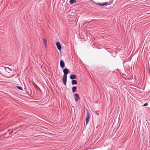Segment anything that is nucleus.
Here are the masks:
<instances>
[{"label": "nucleus", "instance_id": "nucleus-1", "mask_svg": "<svg viewBox=\"0 0 150 150\" xmlns=\"http://www.w3.org/2000/svg\"><path fill=\"white\" fill-rule=\"evenodd\" d=\"M63 72L64 74L63 76L62 81L64 84L66 85L67 81V75L69 73V69L65 68L63 69Z\"/></svg>", "mask_w": 150, "mask_h": 150}, {"label": "nucleus", "instance_id": "nucleus-2", "mask_svg": "<svg viewBox=\"0 0 150 150\" xmlns=\"http://www.w3.org/2000/svg\"><path fill=\"white\" fill-rule=\"evenodd\" d=\"M86 125L88 123L90 119V114L89 112L87 110L86 112Z\"/></svg>", "mask_w": 150, "mask_h": 150}, {"label": "nucleus", "instance_id": "nucleus-3", "mask_svg": "<svg viewBox=\"0 0 150 150\" xmlns=\"http://www.w3.org/2000/svg\"><path fill=\"white\" fill-rule=\"evenodd\" d=\"M95 4L97 5H98L101 6H104L105 5L107 4H109L107 2H106L105 3H95Z\"/></svg>", "mask_w": 150, "mask_h": 150}, {"label": "nucleus", "instance_id": "nucleus-4", "mask_svg": "<svg viewBox=\"0 0 150 150\" xmlns=\"http://www.w3.org/2000/svg\"><path fill=\"white\" fill-rule=\"evenodd\" d=\"M56 46L57 49L59 50H60L62 48V47L60 44L59 42H57L56 43Z\"/></svg>", "mask_w": 150, "mask_h": 150}, {"label": "nucleus", "instance_id": "nucleus-5", "mask_svg": "<svg viewBox=\"0 0 150 150\" xmlns=\"http://www.w3.org/2000/svg\"><path fill=\"white\" fill-rule=\"evenodd\" d=\"M60 66L61 67L63 68H64L65 67V63L62 60H61L60 61Z\"/></svg>", "mask_w": 150, "mask_h": 150}, {"label": "nucleus", "instance_id": "nucleus-6", "mask_svg": "<svg viewBox=\"0 0 150 150\" xmlns=\"http://www.w3.org/2000/svg\"><path fill=\"white\" fill-rule=\"evenodd\" d=\"M74 97H76L75 98V100L76 101H78L80 99V98L79 97V94L77 93H75L74 94Z\"/></svg>", "mask_w": 150, "mask_h": 150}, {"label": "nucleus", "instance_id": "nucleus-7", "mask_svg": "<svg viewBox=\"0 0 150 150\" xmlns=\"http://www.w3.org/2000/svg\"><path fill=\"white\" fill-rule=\"evenodd\" d=\"M71 79L72 80H74L76 78V76L75 74L71 75L70 76Z\"/></svg>", "mask_w": 150, "mask_h": 150}, {"label": "nucleus", "instance_id": "nucleus-8", "mask_svg": "<svg viewBox=\"0 0 150 150\" xmlns=\"http://www.w3.org/2000/svg\"><path fill=\"white\" fill-rule=\"evenodd\" d=\"M42 41H43V42L44 44V45L46 47H47V40L44 39L43 38L42 39Z\"/></svg>", "mask_w": 150, "mask_h": 150}, {"label": "nucleus", "instance_id": "nucleus-9", "mask_svg": "<svg viewBox=\"0 0 150 150\" xmlns=\"http://www.w3.org/2000/svg\"><path fill=\"white\" fill-rule=\"evenodd\" d=\"M69 2L71 4H72L74 3H76L77 1L76 0H70L69 1Z\"/></svg>", "mask_w": 150, "mask_h": 150}, {"label": "nucleus", "instance_id": "nucleus-10", "mask_svg": "<svg viewBox=\"0 0 150 150\" xmlns=\"http://www.w3.org/2000/svg\"><path fill=\"white\" fill-rule=\"evenodd\" d=\"M77 83V81L76 80H73L72 81L71 84L72 85L76 84Z\"/></svg>", "mask_w": 150, "mask_h": 150}, {"label": "nucleus", "instance_id": "nucleus-11", "mask_svg": "<svg viewBox=\"0 0 150 150\" xmlns=\"http://www.w3.org/2000/svg\"><path fill=\"white\" fill-rule=\"evenodd\" d=\"M77 89V87L76 86H74L72 88V90L73 92L74 93L76 92V90Z\"/></svg>", "mask_w": 150, "mask_h": 150}, {"label": "nucleus", "instance_id": "nucleus-12", "mask_svg": "<svg viewBox=\"0 0 150 150\" xmlns=\"http://www.w3.org/2000/svg\"><path fill=\"white\" fill-rule=\"evenodd\" d=\"M16 87L19 90H23V89L22 88L19 86H16Z\"/></svg>", "mask_w": 150, "mask_h": 150}, {"label": "nucleus", "instance_id": "nucleus-13", "mask_svg": "<svg viewBox=\"0 0 150 150\" xmlns=\"http://www.w3.org/2000/svg\"><path fill=\"white\" fill-rule=\"evenodd\" d=\"M147 105H148V104H147V103H145L144 104V105H144V106H147Z\"/></svg>", "mask_w": 150, "mask_h": 150}, {"label": "nucleus", "instance_id": "nucleus-14", "mask_svg": "<svg viewBox=\"0 0 150 150\" xmlns=\"http://www.w3.org/2000/svg\"><path fill=\"white\" fill-rule=\"evenodd\" d=\"M18 128V127H15L14 129H13V131L16 130Z\"/></svg>", "mask_w": 150, "mask_h": 150}, {"label": "nucleus", "instance_id": "nucleus-15", "mask_svg": "<svg viewBox=\"0 0 150 150\" xmlns=\"http://www.w3.org/2000/svg\"><path fill=\"white\" fill-rule=\"evenodd\" d=\"M13 129H12V130L10 132V133H9V134H10L12 133H13Z\"/></svg>", "mask_w": 150, "mask_h": 150}, {"label": "nucleus", "instance_id": "nucleus-16", "mask_svg": "<svg viewBox=\"0 0 150 150\" xmlns=\"http://www.w3.org/2000/svg\"><path fill=\"white\" fill-rule=\"evenodd\" d=\"M36 86L37 87H38V88H39L38 87V86H37V85H36Z\"/></svg>", "mask_w": 150, "mask_h": 150}, {"label": "nucleus", "instance_id": "nucleus-17", "mask_svg": "<svg viewBox=\"0 0 150 150\" xmlns=\"http://www.w3.org/2000/svg\"><path fill=\"white\" fill-rule=\"evenodd\" d=\"M71 11V10H70V11H69V12H70Z\"/></svg>", "mask_w": 150, "mask_h": 150}, {"label": "nucleus", "instance_id": "nucleus-18", "mask_svg": "<svg viewBox=\"0 0 150 150\" xmlns=\"http://www.w3.org/2000/svg\"><path fill=\"white\" fill-rule=\"evenodd\" d=\"M17 131L15 133V134H16V132H17Z\"/></svg>", "mask_w": 150, "mask_h": 150}, {"label": "nucleus", "instance_id": "nucleus-19", "mask_svg": "<svg viewBox=\"0 0 150 150\" xmlns=\"http://www.w3.org/2000/svg\"><path fill=\"white\" fill-rule=\"evenodd\" d=\"M8 69H9L10 70V69H9V67H8Z\"/></svg>", "mask_w": 150, "mask_h": 150}, {"label": "nucleus", "instance_id": "nucleus-20", "mask_svg": "<svg viewBox=\"0 0 150 150\" xmlns=\"http://www.w3.org/2000/svg\"><path fill=\"white\" fill-rule=\"evenodd\" d=\"M9 131V130H8V132Z\"/></svg>", "mask_w": 150, "mask_h": 150}, {"label": "nucleus", "instance_id": "nucleus-21", "mask_svg": "<svg viewBox=\"0 0 150 150\" xmlns=\"http://www.w3.org/2000/svg\"><path fill=\"white\" fill-rule=\"evenodd\" d=\"M96 114H98V113H96Z\"/></svg>", "mask_w": 150, "mask_h": 150}]
</instances>
